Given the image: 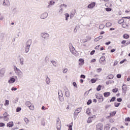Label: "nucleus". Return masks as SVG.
Segmentation results:
<instances>
[{
    "instance_id": "5",
    "label": "nucleus",
    "mask_w": 130,
    "mask_h": 130,
    "mask_svg": "<svg viewBox=\"0 0 130 130\" xmlns=\"http://www.w3.org/2000/svg\"><path fill=\"white\" fill-rule=\"evenodd\" d=\"M80 111H82V108H79L77 109H76L74 113V116H77L79 113H80Z\"/></svg>"
},
{
    "instance_id": "46",
    "label": "nucleus",
    "mask_w": 130,
    "mask_h": 130,
    "mask_svg": "<svg viewBox=\"0 0 130 130\" xmlns=\"http://www.w3.org/2000/svg\"><path fill=\"white\" fill-rule=\"evenodd\" d=\"M91 103H92V100H88V101L87 102V105H90Z\"/></svg>"
},
{
    "instance_id": "4",
    "label": "nucleus",
    "mask_w": 130,
    "mask_h": 130,
    "mask_svg": "<svg viewBox=\"0 0 130 130\" xmlns=\"http://www.w3.org/2000/svg\"><path fill=\"white\" fill-rule=\"evenodd\" d=\"M96 130H103V124L101 123H99L96 126Z\"/></svg>"
},
{
    "instance_id": "55",
    "label": "nucleus",
    "mask_w": 130,
    "mask_h": 130,
    "mask_svg": "<svg viewBox=\"0 0 130 130\" xmlns=\"http://www.w3.org/2000/svg\"><path fill=\"white\" fill-rule=\"evenodd\" d=\"M125 121H130V118L129 117L125 118Z\"/></svg>"
},
{
    "instance_id": "25",
    "label": "nucleus",
    "mask_w": 130,
    "mask_h": 130,
    "mask_svg": "<svg viewBox=\"0 0 130 130\" xmlns=\"http://www.w3.org/2000/svg\"><path fill=\"white\" fill-rule=\"evenodd\" d=\"M114 76L112 74L109 75H108V76L107 77V78L108 79V80H111L114 78Z\"/></svg>"
},
{
    "instance_id": "50",
    "label": "nucleus",
    "mask_w": 130,
    "mask_h": 130,
    "mask_svg": "<svg viewBox=\"0 0 130 130\" xmlns=\"http://www.w3.org/2000/svg\"><path fill=\"white\" fill-rule=\"evenodd\" d=\"M100 47V45H99L96 46V47H95L94 49L98 50H99Z\"/></svg>"
},
{
    "instance_id": "45",
    "label": "nucleus",
    "mask_w": 130,
    "mask_h": 130,
    "mask_svg": "<svg viewBox=\"0 0 130 130\" xmlns=\"http://www.w3.org/2000/svg\"><path fill=\"white\" fill-rule=\"evenodd\" d=\"M105 6H106V7H109H109H111V6H112V5L111 4V3H107V4H105Z\"/></svg>"
},
{
    "instance_id": "49",
    "label": "nucleus",
    "mask_w": 130,
    "mask_h": 130,
    "mask_svg": "<svg viewBox=\"0 0 130 130\" xmlns=\"http://www.w3.org/2000/svg\"><path fill=\"white\" fill-rule=\"evenodd\" d=\"M9 103L10 102L9 101V100H6L5 102V105H9Z\"/></svg>"
},
{
    "instance_id": "53",
    "label": "nucleus",
    "mask_w": 130,
    "mask_h": 130,
    "mask_svg": "<svg viewBox=\"0 0 130 130\" xmlns=\"http://www.w3.org/2000/svg\"><path fill=\"white\" fill-rule=\"evenodd\" d=\"M73 85L76 88H78V85H77V83L76 82H73Z\"/></svg>"
},
{
    "instance_id": "54",
    "label": "nucleus",
    "mask_w": 130,
    "mask_h": 130,
    "mask_svg": "<svg viewBox=\"0 0 130 130\" xmlns=\"http://www.w3.org/2000/svg\"><path fill=\"white\" fill-rule=\"evenodd\" d=\"M126 59H124L123 60H121L120 62V63H123V62H124L125 61H126Z\"/></svg>"
},
{
    "instance_id": "61",
    "label": "nucleus",
    "mask_w": 130,
    "mask_h": 130,
    "mask_svg": "<svg viewBox=\"0 0 130 130\" xmlns=\"http://www.w3.org/2000/svg\"><path fill=\"white\" fill-rule=\"evenodd\" d=\"M11 90H12V91H16L17 88H16V87H12Z\"/></svg>"
},
{
    "instance_id": "48",
    "label": "nucleus",
    "mask_w": 130,
    "mask_h": 130,
    "mask_svg": "<svg viewBox=\"0 0 130 130\" xmlns=\"http://www.w3.org/2000/svg\"><path fill=\"white\" fill-rule=\"evenodd\" d=\"M51 62L54 67H56V62L55 61H52Z\"/></svg>"
},
{
    "instance_id": "36",
    "label": "nucleus",
    "mask_w": 130,
    "mask_h": 130,
    "mask_svg": "<svg viewBox=\"0 0 130 130\" xmlns=\"http://www.w3.org/2000/svg\"><path fill=\"white\" fill-rule=\"evenodd\" d=\"M115 99H116V98L114 96L112 98L110 101V102H114V101H115Z\"/></svg>"
},
{
    "instance_id": "35",
    "label": "nucleus",
    "mask_w": 130,
    "mask_h": 130,
    "mask_svg": "<svg viewBox=\"0 0 130 130\" xmlns=\"http://www.w3.org/2000/svg\"><path fill=\"white\" fill-rule=\"evenodd\" d=\"M24 120L25 122H26V123L27 124H28V123H29V119H28V118H24Z\"/></svg>"
},
{
    "instance_id": "37",
    "label": "nucleus",
    "mask_w": 130,
    "mask_h": 130,
    "mask_svg": "<svg viewBox=\"0 0 130 130\" xmlns=\"http://www.w3.org/2000/svg\"><path fill=\"white\" fill-rule=\"evenodd\" d=\"M104 27H105V25H104V24H101L99 26V29H102L104 28Z\"/></svg>"
},
{
    "instance_id": "8",
    "label": "nucleus",
    "mask_w": 130,
    "mask_h": 130,
    "mask_svg": "<svg viewBox=\"0 0 130 130\" xmlns=\"http://www.w3.org/2000/svg\"><path fill=\"white\" fill-rule=\"evenodd\" d=\"M70 49L71 52H72L73 54H75V52H76V49H75V48H74V47H73L72 45H70Z\"/></svg>"
},
{
    "instance_id": "9",
    "label": "nucleus",
    "mask_w": 130,
    "mask_h": 130,
    "mask_svg": "<svg viewBox=\"0 0 130 130\" xmlns=\"http://www.w3.org/2000/svg\"><path fill=\"white\" fill-rule=\"evenodd\" d=\"M47 16H48L47 13H44L41 16V19H46V18H47Z\"/></svg>"
},
{
    "instance_id": "47",
    "label": "nucleus",
    "mask_w": 130,
    "mask_h": 130,
    "mask_svg": "<svg viewBox=\"0 0 130 130\" xmlns=\"http://www.w3.org/2000/svg\"><path fill=\"white\" fill-rule=\"evenodd\" d=\"M86 113L87 114H90V113H91V112L90 111V109H87L86 110Z\"/></svg>"
},
{
    "instance_id": "56",
    "label": "nucleus",
    "mask_w": 130,
    "mask_h": 130,
    "mask_svg": "<svg viewBox=\"0 0 130 130\" xmlns=\"http://www.w3.org/2000/svg\"><path fill=\"white\" fill-rule=\"evenodd\" d=\"M58 95L59 96H62V92L60 90L58 91Z\"/></svg>"
},
{
    "instance_id": "24",
    "label": "nucleus",
    "mask_w": 130,
    "mask_h": 130,
    "mask_svg": "<svg viewBox=\"0 0 130 130\" xmlns=\"http://www.w3.org/2000/svg\"><path fill=\"white\" fill-rule=\"evenodd\" d=\"M67 126H69L68 130H73V122L71 123V124L67 125Z\"/></svg>"
},
{
    "instance_id": "27",
    "label": "nucleus",
    "mask_w": 130,
    "mask_h": 130,
    "mask_svg": "<svg viewBox=\"0 0 130 130\" xmlns=\"http://www.w3.org/2000/svg\"><path fill=\"white\" fill-rule=\"evenodd\" d=\"M30 49V47L28 46H26L25 47V52L27 53V52H29V50Z\"/></svg>"
},
{
    "instance_id": "58",
    "label": "nucleus",
    "mask_w": 130,
    "mask_h": 130,
    "mask_svg": "<svg viewBox=\"0 0 130 130\" xmlns=\"http://www.w3.org/2000/svg\"><path fill=\"white\" fill-rule=\"evenodd\" d=\"M67 72H68V69H65L63 70V73L64 74H66V73H67Z\"/></svg>"
},
{
    "instance_id": "12",
    "label": "nucleus",
    "mask_w": 130,
    "mask_h": 130,
    "mask_svg": "<svg viewBox=\"0 0 130 130\" xmlns=\"http://www.w3.org/2000/svg\"><path fill=\"white\" fill-rule=\"evenodd\" d=\"M79 66H83V64H84V63H85V60H84V59H82V58H80L79 59Z\"/></svg>"
},
{
    "instance_id": "6",
    "label": "nucleus",
    "mask_w": 130,
    "mask_h": 130,
    "mask_svg": "<svg viewBox=\"0 0 130 130\" xmlns=\"http://www.w3.org/2000/svg\"><path fill=\"white\" fill-rule=\"evenodd\" d=\"M122 92L123 93H126V91L127 90V87L126 86V85L125 84H123L122 87Z\"/></svg>"
},
{
    "instance_id": "38",
    "label": "nucleus",
    "mask_w": 130,
    "mask_h": 130,
    "mask_svg": "<svg viewBox=\"0 0 130 130\" xmlns=\"http://www.w3.org/2000/svg\"><path fill=\"white\" fill-rule=\"evenodd\" d=\"M96 81H97V79H91V82L92 84H94V83H96Z\"/></svg>"
},
{
    "instance_id": "60",
    "label": "nucleus",
    "mask_w": 130,
    "mask_h": 130,
    "mask_svg": "<svg viewBox=\"0 0 130 130\" xmlns=\"http://www.w3.org/2000/svg\"><path fill=\"white\" fill-rule=\"evenodd\" d=\"M125 43H126V41L125 40L122 41L121 44H125Z\"/></svg>"
},
{
    "instance_id": "57",
    "label": "nucleus",
    "mask_w": 130,
    "mask_h": 130,
    "mask_svg": "<svg viewBox=\"0 0 130 130\" xmlns=\"http://www.w3.org/2000/svg\"><path fill=\"white\" fill-rule=\"evenodd\" d=\"M117 78H118V79H120V78H121V74H117Z\"/></svg>"
},
{
    "instance_id": "29",
    "label": "nucleus",
    "mask_w": 130,
    "mask_h": 130,
    "mask_svg": "<svg viewBox=\"0 0 130 130\" xmlns=\"http://www.w3.org/2000/svg\"><path fill=\"white\" fill-rule=\"evenodd\" d=\"M92 118H93V117H89L88 120H87V123H91V122H92Z\"/></svg>"
},
{
    "instance_id": "16",
    "label": "nucleus",
    "mask_w": 130,
    "mask_h": 130,
    "mask_svg": "<svg viewBox=\"0 0 130 130\" xmlns=\"http://www.w3.org/2000/svg\"><path fill=\"white\" fill-rule=\"evenodd\" d=\"M32 44V40H28L26 44V46H29L30 47V46Z\"/></svg>"
},
{
    "instance_id": "63",
    "label": "nucleus",
    "mask_w": 130,
    "mask_h": 130,
    "mask_svg": "<svg viewBox=\"0 0 130 130\" xmlns=\"http://www.w3.org/2000/svg\"><path fill=\"white\" fill-rule=\"evenodd\" d=\"M96 61V59H93L91 60V62H95Z\"/></svg>"
},
{
    "instance_id": "39",
    "label": "nucleus",
    "mask_w": 130,
    "mask_h": 130,
    "mask_svg": "<svg viewBox=\"0 0 130 130\" xmlns=\"http://www.w3.org/2000/svg\"><path fill=\"white\" fill-rule=\"evenodd\" d=\"M101 88H102V86H101V85H99V86H98V87L96 88L97 91H101Z\"/></svg>"
},
{
    "instance_id": "34",
    "label": "nucleus",
    "mask_w": 130,
    "mask_h": 130,
    "mask_svg": "<svg viewBox=\"0 0 130 130\" xmlns=\"http://www.w3.org/2000/svg\"><path fill=\"white\" fill-rule=\"evenodd\" d=\"M105 58H105V56H102V57H101V58H100L101 61H102V62L105 61Z\"/></svg>"
},
{
    "instance_id": "33",
    "label": "nucleus",
    "mask_w": 130,
    "mask_h": 130,
    "mask_svg": "<svg viewBox=\"0 0 130 130\" xmlns=\"http://www.w3.org/2000/svg\"><path fill=\"white\" fill-rule=\"evenodd\" d=\"M111 25H112V23H111V22H107L106 24V27H110V26H111Z\"/></svg>"
},
{
    "instance_id": "64",
    "label": "nucleus",
    "mask_w": 130,
    "mask_h": 130,
    "mask_svg": "<svg viewBox=\"0 0 130 130\" xmlns=\"http://www.w3.org/2000/svg\"><path fill=\"white\" fill-rule=\"evenodd\" d=\"M111 130H117V129L116 128V127H114L111 128Z\"/></svg>"
},
{
    "instance_id": "43",
    "label": "nucleus",
    "mask_w": 130,
    "mask_h": 130,
    "mask_svg": "<svg viewBox=\"0 0 130 130\" xmlns=\"http://www.w3.org/2000/svg\"><path fill=\"white\" fill-rule=\"evenodd\" d=\"M102 71V69L101 68H98L96 69V72L97 73H100Z\"/></svg>"
},
{
    "instance_id": "26",
    "label": "nucleus",
    "mask_w": 130,
    "mask_h": 130,
    "mask_svg": "<svg viewBox=\"0 0 130 130\" xmlns=\"http://www.w3.org/2000/svg\"><path fill=\"white\" fill-rule=\"evenodd\" d=\"M123 38L125 39H128L129 38V36L127 34H125L123 35Z\"/></svg>"
},
{
    "instance_id": "20",
    "label": "nucleus",
    "mask_w": 130,
    "mask_h": 130,
    "mask_svg": "<svg viewBox=\"0 0 130 130\" xmlns=\"http://www.w3.org/2000/svg\"><path fill=\"white\" fill-rule=\"evenodd\" d=\"M16 81L14 78H11L8 81V83H14Z\"/></svg>"
},
{
    "instance_id": "41",
    "label": "nucleus",
    "mask_w": 130,
    "mask_h": 130,
    "mask_svg": "<svg viewBox=\"0 0 130 130\" xmlns=\"http://www.w3.org/2000/svg\"><path fill=\"white\" fill-rule=\"evenodd\" d=\"M5 125H6L5 123H3V122L0 123V127H3V126H5Z\"/></svg>"
},
{
    "instance_id": "18",
    "label": "nucleus",
    "mask_w": 130,
    "mask_h": 130,
    "mask_svg": "<svg viewBox=\"0 0 130 130\" xmlns=\"http://www.w3.org/2000/svg\"><path fill=\"white\" fill-rule=\"evenodd\" d=\"M102 38H103V36H100L99 37H98L96 38L95 39H94V41L97 42V41H99V40H100V39H102Z\"/></svg>"
},
{
    "instance_id": "42",
    "label": "nucleus",
    "mask_w": 130,
    "mask_h": 130,
    "mask_svg": "<svg viewBox=\"0 0 130 130\" xmlns=\"http://www.w3.org/2000/svg\"><path fill=\"white\" fill-rule=\"evenodd\" d=\"M21 109H22L21 108H20V107L17 108V109H16V112H19V111H21Z\"/></svg>"
},
{
    "instance_id": "44",
    "label": "nucleus",
    "mask_w": 130,
    "mask_h": 130,
    "mask_svg": "<svg viewBox=\"0 0 130 130\" xmlns=\"http://www.w3.org/2000/svg\"><path fill=\"white\" fill-rule=\"evenodd\" d=\"M112 10V9L111 8H106V11L107 12H111Z\"/></svg>"
},
{
    "instance_id": "51",
    "label": "nucleus",
    "mask_w": 130,
    "mask_h": 130,
    "mask_svg": "<svg viewBox=\"0 0 130 130\" xmlns=\"http://www.w3.org/2000/svg\"><path fill=\"white\" fill-rule=\"evenodd\" d=\"M80 78H81V79H86V76L84 75H81L80 76Z\"/></svg>"
},
{
    "instance_id": "3",
    "label": "nucleus",
    "mask_w": 130,
    "mask_h": 130,
    "mask_svg": "<svg viewBox=\"0 0 130 130\" xmlns=\"http://www.w3.org/2000/svg\"><path fill=\"white\" fill-rule=\"evenodd\" d=\"M60 123H61L60 119H59V118H57V123L56 124V126L57 127V130H60V128L61 127Z\"/></svg>"
},
{
    "instance_id": "7",
    "label": "nucleus",
    "mask_w": 130,
    "mask_h": 130,
    "mask_svg": "<svg viewBox=\"0 0 130 130\" xmlns=\"http://www.w3.org/2000/svg\"><path fill=\"white\" fill-rule=\"evenodd\" d=\"M95 6H96V3L92 2L87 6V8L88 9H93Z\"/></svg>"
},
{
    "instance_id": "1",
    "label": "nucleus",
    "mask_w": 130,
    "mask_h": 130,
    "mask_svg": "<svg viewBox=\"0 0 130 130\" xmlns=\"http://www.w3.org/2000/svg\"><path fill=\"white\" fill-rule=\"evenodd\" d=\"M95 97L96 99H98L99 102L100 103L103 102L104 101V98H103V95L101 93H96Z\"/></svg>"
},
{
    "instance_id": "30",
    "label": "nucleus",
    "mask_w": 130,
    "mask_h": 130,
    "mask_svg": "<svg viewBox=\"0 0 130 130\" xmlns=\"http://www.w3.org/2000/svg\"><path fill=\"white\" fill-rule=\"evenodd\" d=\"M24 59L23 58H20V64H21V66H23V64H24Z\"/></svg>"
},
{
    "instance_id": "13",
    "label": "nucleus",
    "mask_w": 130,
    "mask_h": 130,
    "mask_svg": "<svg viewBox=\"0 0 130 130\" xmlns=\"http://www.w3.org/2000/svg\"><path fill=\"white\" fill-rule=\"evenodd\" d=\"M111 93H110V92H104V97H105L106 98H107V97H109V96H110V94Z\"/></svg>"
},
{
    "instance_id": "40",
    "label": "nucleus",
    "mask_w": 130,
    "mask_h": 130,
    "mask_svg": "<svg viewBox=\"0 0 130 130\" xmlns=\"http://www.w3.org/2000/svg\"><path fill=\"white\" fill-rule=\"evenodd\" d=\"M118 91V88H114L112 89V92H113V93H116V92H117Z\"/></svg>"
},
{
    "instance_id": "23",
    "label": "nucleus",
    "mask_w": 130,
    "mask_h": 130,
    "mask_svg": "<svg viewBox=\"0 0 130 130\" xmlns=\"http://www.w3.org/2000/svg\"><path fill=\"white\" fill-rule=\"evenodd\" d=\"M8 116H9V115H8L7 116H5L4 117H3L4 121H9V118Z\"/></svg>"
},
{
    "instance_id": "22",
    "label": "nucleus",
    "mask_w": 130,
    "mask_h": 130,
    "mask_svg": "<svg viewBox=\"0 0 130 130\" xmlns=\"http://www.w3.org/2000/svg\"><path fill=\"white\" fill-rule=\"evenodd\" d=\"M67 91H66L65 95L66 97H70V91H69V89H67Z\"/></svg>"
},
{
    "instance_id": "31",
    "label": "nucleus",
    "mask_w": 130,
    "mask_h": 130,
    "mask_svg": "<svg viewBox=\"0 0 130 130\" xmlns=\"http://www.w3.org/2000/svg\"><path fill=\"white\" fill-rule=\"evenodd\" d=\"M114 105L115 107H118V106H119V105H120V103H114Z\"/></svg>"
},
{
    "instance_id": "17",
    "label": "nucleus",
    "mask_w": 130,
    "mask_h": 130,
    "mask_svg": "<svg viewBox=\"0 0 130 130\" xmlns=\"http://www.w3.org/2000/svg\"><path fill=\"white\" fill-rule=\"evenodd\" d=\"M49 37V35L48 34H44L42 35V38H44V39H46Z\"/></svg>"
},
{
    "instance_id": "10",
    "label": "nucleus",
    "mask_w": 130,
    "mask_h": 130,
    "mask_svg": "<svg viewBox=\"0 0 130 130\" xmlns=\"http://www.w3.org/2000/svg\"><path fill=\"white\" fill-rule=\"evenodd\" d=\"M7 126L8 127H13V126H14V122H9L7 124Z\"/></svg>"
},
{
    "instance_id": "59",
    "label": "nucleus",
    "mask_w": 130,
    "mask_h": 130,
    "mask_svg": "<svg viewBox=\"0 0 130 130\" xmlns=\"http://www.w3.org/2000/svg\"><path fill=\"white\" fill-rule=\"evenodd\" d=\"M94 53H95V50H92V51L90 52V55H93V54H94Z\"/></svg>"
},
{
    "instance_id": "28",
    "label": "nucleus",
    "mask_w": 130,
    "mask_h": 130,
    "mask_svg": "<svg viewBox=\"0 0 130 130\" xmlns=\"http://www.w3.org/2000/svg\"><path fill=\"white\" fill-rule=\"evenodd\" d=\"M124 22V20L123 19H121L118 21V24H122Z\"/></svg>"
},
{
    "instance_id": "11",
    "label": "nucleus",
    "mask_w": 130,
    "mask_h": 130,
    "mask_svg": "<svg viewBox=\"0 0 130 130\" xmlns=\"http://www.w3.org/2000/svg\"><path fill=\"white\" fill-rule=\"evenodd\" d=\"M14 70L16 74H20V73H21V70L18 69L16 66H14Z\"/></svg>"
},
{
    "instance_id": "15",
    "label": "nucleus",
    "mask_w": 130,
    "mask_h": 130,
    "mask_svg": "<svg viewBox=\"0 0 130 130\" xmlns=\"http://www.w3.org/2000/svg\"><path fill=\"white\" fill-rule=\"evenodd\" d=\"M128 23H127L126 22H123L122 24V26L123 28H128Z\"/></svg>"
},
{
    "instance_id": "21",
    "label": "nucleus",
    "mask_w": 130,
    "mask_h": 130,
    "mask_svg": "<svg viewBox=\"0 0 130 130\" xmlns=\"http://www.w3.org/2000/svg\"><path fill=\"white\" fill-rule=\"evenodd\" d=\"M115 114H116V111L112 112L110 113V117H112V116H114V115H115Z\"/></svg>"
},
{
    "instance_id": "14",
    "label": "nucleus",
    "mask_w": 130,
    "mask_h": 130,
    "mask_svg": "<svg viewBox=\"0 0 130 130\" xmlns=\"http://www.w3.org/2000/svg\"><path fill=\"white\" fill-rule=\"evenodd\" d=\"M10 5V1L9 0H4L3 6H9Z\"/></svg>"
},
{
    "instance_id": "19",
    "label": "nucleus",
    "mask_w": 130,
    "mask_h": 130,
    "mask_svg": "<svg viewBox=\"0 0 130 130\" xmlns=\"http://www.w3.org/2000/svg\"><path fill=\"white\" fill-rule=\"evenodd\" d=\"M110 125H109V124H107L104 127V130H110Z\"/></svg>"
},
{
    "instance_id": "62",
    "label": "nucleus",
    "mask_w": 130,
    "mask_h": 130,
    "mask_svg": "<svg viewBox=\"0 0 130 130\" xmlns=\"http://www.w3.org/2000/svg\"><path fill=\"white\" fill-rule=\"evenodd\" d=\"M46 109H47V108H45V107H44V106H42V110H46Z\"/></svg>"
},
{
    "instance_id": "2",
    "label": "nucleus",
    "mask_w": 130,
    "mask_h": 130,
    "mask_svg": "<svg viewBox=\"0 0 130 130\" xmlns=\"http://www.w3.org/2000/svg\"><path fill=\"white\" fill-rule=\"evenodd\" d=\"M25 105L29 108L30 110H34V105L31 104L29 101H26L25 103Z\"/></svg>"
},
{
    "instance_id": "52",
    "label": "nucleus",
    "mask_w": 130,
    "mask_h": 130,
    "mask_svg": "<svg viewBox=\"0 0 130 130\" xmlns=\"http://www.w3.org/2000/svg\"><path fill=\"white\" fill-rule=\"evenodd\" d=\"M117 101L118 102H121V101H122V99L121 98L117 99Z\"/></svg>"
},
{
    "instance_id": "32",
    "label": "nucleus",
    "mask_w": 130,
    "mask_h": 130,
    "mask_svg": "<svg viewBox=\"0 0 130 130\" xmlns=\"http://www.w3.org/2000/svg\"><path fill=\"white\" fill-rule=\"evenodd\" d=\"M65 16H66V20L68 21V18H70V14L68 13H66Z\"/></svg>"
}]
</instances>
